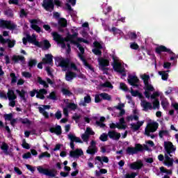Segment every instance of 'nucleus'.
Listing matches in <instances>:
<instances>
[{"instance_id": "47", "label": "nucleus", "mask_w": 178, "mask_h": 178, "mask_svg": "<svg viewBox=\"0 0 178 178\" xmlns=\"http://www.w3.org/2000/svg\"><path fill=\"white\" fill-rule=\"evenodd\" d=\"M131 94L132 97H140V98L143 97V95L138 90H134L133 88L131 89Z\"/></svg>"}, {"instance_id": "52", "label": "nucleus", "mask_w": 178, "mask_h": 178, "mask_svg": "<svg viewBox=\"0 0 178 178\" xmlns=\"http://www.w3.org/2000/svg\"><path fill=\"white\" fill-rule=\"evenodd\" d=\"M160 172L161 173H166V175H172V170L165 168V167L160 168Z\"/></svg>"}, {"instance_id": "33", "label": "nucleus", "mask_w": 178, "mask_h": 178, "mask_svg": "<svg viewBox=\"0 0 178 178\" xmlns=\"http://www.w3.org/2000/svg\"><path fill=\"white\" fill-rule=\"evenodd\" d=\"M72 44H74L75 45H76V48H78L80 51L81 55H84V52H86V50L84 49V47H83V46H81V44L80 43H79V42L76 41V40H72Z\"/></svg>"}, {"instance_id": "56", "label": "nucleus", "mask_w": 178, "mask_h": 178, "mask_svg": "<svg viewBox=\"0 0 178 178\" xmlns=\"http://www.w3.org/2000/svg\"><path fill=\"white\" fill-rule=\"evenodd\" d=\"M93 45L95 47V49H102V44H101L98 41H95L93 42Z\"/></svg>"}, {"instance_id": "54", "label": "nucleus", "mask_w": 178, "mask_h": 178, "mask_svg": "<svg viewBox=\"0 0 178 178\" xmlns=\"http://www.w3.org/2000/svg\"><path fill=\"white\" fill-rule=\"evenodd\" d=\"M81 137L84 143H88V140H90V136L86 134V132L83 134Z\"/></svg>"}, {"instance_id": "44", "label": "nucleus", "mask_w": 178, "mask_h": 178, "mask_svg": "<svg viewBox=\"0 0 178 178\" xmlns=\"http://www.w3.org/2000/svg\"><path fill=\"white\" fill-rule=\"evenodd\" d=\"M37 63L38 61L36 59H31L28 63V66L30 69H31V67H34V66H36Z\"/></svg>"}, {"instance_id": "37", "label": "nucleus", "mask_w": 178, "mask_h": 178, "mask_svg": "<svg viewBox=\"0 0 178 178\" xmlns=\"http://www.w3.org/2000/svg\"><path fill=\"white\" fill-rule=\"evenodd\" d=\"M165 161H168H168L164 162V165H165V166H173V159L170 158L168 154H165Z\"/></svg>"}, {"instance_id": "36", "label": "nucleus", "mask_w": 178, "mask_h": 178, "mask_svg": "<svg viewBox=\"0 0 178 178\" xmlns=\"http://www.w3.org/2000/svg\"><path fill=\"white\" fill-rule=\"evenodd\" d=\"M95 159L96 161H99L102 165H104V163H108V162H109V159L105 156H102V158L101 156H97L95 157Z\"/></svg>"}, {"instance_id": "12", "label": "nucleus", "mask_w": 178, "mask_h": 178, "mask_svg": "<svg viewBox=\"0 0 178 178\" xmlns=\"http://www.w3.org/2000/svg\"><path fill=\"white\" fill-rule=\"evenodd\" d=\"M138 81H140V79H138L136 76L129 75L128 83L130 86H132L133 87H138V85L137 84Z\"/></svg>"}, {"instance_id": "32", "label": "nucleus", "mask_w": 178, "mask_h": 178, "mask_svg": "<svg viewBox=\"0 0 178 178\" xmlns=\"http://www.w3.org/2000/svg\"><path fill=\"white\" fill-rule=\"evenodd\" d=\"M7 98L10 100H15L17 98V96L15 94V91L13 90L9 89L7 92Z\"/></svg>"}, {"instance_id": "64", "label": "nucleus", "mask_w": 178, "mask_h": 178, "mask_svg": "<svg viewBox=\"0 0 178 178\" xmlns=\"http://www.w3.org/2000/svg\"><path fill=\"white\" fill-rule=\"evenodd\" d=\"M159 108V100L158 99H156L153 102V108L156 109Z\"/></svg>"}, {"instance_id": "7", "label": "nucleus", "mask_w": 178, "mask_h": 178, "mask_svg": "<svg viewBox=\"0 0 178 178\" xmlns=\"http://www.w3.org/2000/svg\"><path fill=\"white\" fill-rule=\"evenodd\" d=\"M67 137L68 139L70 140V145L71 149H74V143H79L80 144H83L81 139L74 134H70L67 135Z\"/></svg>"}, {"instance_id": "24", "label": "nucleus", "mask_w": 178, "mask_h": 178, "mask_svg": "<svg viewBox=\"0 0 178 178\" xmlns=\"http://www.w3.org/2000/svg\"><path fill=\"white\" fill-rule=\"evenodd\" d=\"M79 58H80V60L83 62L84 66H86V67L89 70H92L94 71V68L92 67V66H91V65H90L88 62L87 60H86V58H84V56H83V54H78Z\"/></svg>"}, {"instance_id": "16", "label": "nucleus", "mask_w": 178, "mask_h": 178, "mask_svg": "<svg viewBox=\"0 0 178 178\" xmlns=\"http://www.w3.org/2000/svg\"><path fill=\"white\" fill-rule=\"evenodd\" d=\"M51 35L53 37L54 41L59 44L60 42H63L65 41V38L62 37L60 34H58V32H53L51 33Z\"/></svg>"}, {"instance_id": "59", "label": "nucleus", "mask_w": 178, "mask_h": 178, "mask_svg": "<svg viewBox=\"0 0 178 178\" xmlns=\"http://www.w3.org/2000/svg\"><path fill=\"white\" fill-rule=\"evenodd\" d=\"M138 174L137 172H131V174L127 173L125 175V178H136V176H138Z\"/></svg>"}, {"instance_id": "28", "label": "nucleus", "mask_w": 178, "mask_h": 178, "mask_svg": "<svg viewBox=\"0 0 178 178\" xmlns=\"http://www.w3.org/2000/svg\"><path fill=\"white\" fill-rule=\"evenodd\" d=\"M15 91L17 94H18L21 99L24 101V102H27V99L26 98V94H27V92L24 90V89H22V90L17 89Z\"/></svg>"}, {"instance_id": "60", "label": "nucleus", "mask_w": 178, "mask_h": 178, "mask_svg": "<svg viewBox=\"0 0 178 178\" xmlns=\"http://www.w3.org/2000/svg\"><path fill=\"white\" fill-rule=\"evenodd\" d=\"M108 134L104 133L100 136L99 140L103 142L108 141Z\"/></svg>"}, {"instance_id": "29", "label": "nucleus", "mask_w": 178, "mask_h": 178, "mask_svg": "<svg viewBox=\"0 0 178 178\" xmlns=\"http://www.w3.org/2000/svg\"><path fill=\"white\" fill-rule=\"evenodd\" d=\"M83 102L79 103V106H87V104H91V96L87 95L83 98Z\"/></svg>"}, {"instance_id": "63", "label": "nucleus", "mask_w": 178, "mask_h": 178, "mask_svg": "<svg viewBox=\"0 0 178 178\" xmlns=\"http://www.w3.org/2000/svg\"><path fill=\"white\" fill-rule=\"evenodd\" d=\"M22 147L25 149H30V145L26 142V139H24L22 141Z\"/></svg>"}, {"instance_id": "43", "label": "nucleus", "mask_w": 178, "mask_h": 178, "mask_svg": "<svg viewBox=\"0 0 178 178\" xmlns=\"http://www.w3.org/2000/svg\"><path fill=\"white\" fill-rule=\"evenodd\" d=\"M77 35H79V33L77 32H74L73 34H68L67 35V38L68 41H70V42H72V41H74L73 40H74V38H76Z\"/></svg>"}, {"instance_id": "25", "label": "nucleus", "mask_w": 178, "mask_h": 178, "mask_svg": "<svg viewBox=\"0 0 178 178\" xmlns=\"http://www.w3.org/2000/svg\"><path fill=\"white\" fill-rule=\"evenodd\" d=\"M48 94V90L46 89H40L39 91H38V94H36V98H39L40 99H45V96Z\"/></svg>"}, {"instance_id": "27", "label": "nucleus", "mask_w": 178, "mask_h": 178, "mask_svg": "<svg viewBox=\"0 0 178 178\" xmlns=\"http://www.w3.org/2000/svg\"><path fill=\"white\" fill-rule=\"evenodd\" d=\"M141 106L142 108H143V111H145V112H147L148 109H149L150 111L152 110V104H151V102H147L145 100H143L142 102Z\"/></svg>"}, {"instance_id": "57", "label": "nucleus", "mask_w": 178, "mask_h": 178, "mask_svg": "<svg viewBox=\"0 0 178 178\" xmlns=\"http://www.w3.org/2000/svg\"><path fill=\"white\" fill-rule=\"evenodd\" d=\"M92 52H93V54L95 55H97V56H101V55H102V51H101V49H93L92 50Z\"/></svg>"}, {"instance_id": "3", "label": "nucleus", "mask_w": 178, "mask_h": 178, "mask_svg": "<svg viewBox=\"0 0 178 178\" xmlns=\"http://www.w3.org/2000/svg\"><path fill=\"white\" fill-rule=\"evenodd\" d=\"M0 27L7 29L8 30H16V29H17V25L13 23L10 20H1L0 22Z\"/></svg>"}, {"instance_id": "61", "label": "nucleus", "mask_w": 178, "mask_h": 178, "mask_svg": "<svg viewBox=\"0 0 178 178\" xmlns=\"http://www.w3.org/2000/svg\"><path fill=\"white\" fill-rule=\"evenodd\" d=\"M131 129H132L133 131H138V130H140V126L137 124L132 123L131 124Z\"/></svg>"}, {"instance_id": "5", "label": "nucleus", "mask_w": 178, "mask_h": 178, "mask_svg": "<svg viewBox=\"0 0 178 178\" xmlns=\"http://www.w3.org/2000/svg\"><path fill=\"white\" fill-rule=\"evenodd\" d=\"M38 171L39 173L44 175L45 176H49V177H55L56 176V171L55 170H49L48 168L38 166Z\"/></svg>"}, {"instance_id": "14", "label": "nucleus", "mask_w": 178, "mask_h": 178, "mask_svg": "<svg viewBox=\"0 0 178 178\" xmlns=\"http://www.w3.org/2000/svg\"><path fill=\"white\" fill-rule=\"evenodd\" d=\"M108 136L111 140H115V141H119L120 140V133L116 132V131H109L108 132Z\"/></svg>"}, {"instance_id": "40", "label": "nucleus", "mask_w": 178, "mask_h": 178, "mask_svg": "<svg viewBox=\"0 0 178 178\" xmlns=\"http://www.w3.org/2000/svg\"><path fill=\"white\" fill-rule=\"evenodd\" d=\"M38 83H39V84H40L41 86H43L44 88H48V87H49L47 81L42 80V78H41L40 76L38 77Z\"/></svg>"}, {"instance_id": "20", "label": "nucleus", "mask_w": 178, "mask_h": 178, "mask_svg": "<svg viewBox=\"0 0 178 178\" xmlns=\"http://www.w3.org/2000/svg\"><path fill=\"white\" fill-rule=\"evenodd\" d=\"M98 62H99V66L102 67L103 70L108 69L105 67H106V66H109V60L105 59L104 58H100L98 59Z\"/></svg>"}, {"instance_id": "45", "label": "nucleus", "mask_w": 178, "mask_h": 178, "mask_svg": "<svg viewBox=\"0 0 178 178\" xmlns=\"http://www.w3.org/2000/svg\"><path fill=\"white\" fill-rule=\"evenodd\" d=\"M61 92L63 95H66L67 97H71V95H73V92L65 88L61 90Z\"/></svg>"}, {"instance_id": "30", "label": "nucleus", "mask_w": 178, "mask_h": 178, "mask_svg": "<svg viewBox=\"0 0 178 178\" xmlns=\"http://www.w3.org/2000/svg\"><path fill=\"white\" fill-rule=\"evenodd\" d=\"M58 30L60 31V29H65V27H67V20L65 18H60L58 19Z\"/></svg>"}, {"instance_id": "9", "label": "nucleus", "mask_w": 178, "mask_h": 178, "mask_svg": "<svg viewBox=\"0 0 178 178\" xmlns=\"http://www.w3.org/2000/svg\"><path fill=\"white\" fill-rule=\"evenodd\" d=\"M155 52L158 55H161L162 52H166L167 54H173V51H172V49H168L164 45H160L159 47H156L155 48Z\"/></svg>"}, {"instance_id": "41", "label": "nucleus", "mask_w": 178, "mask_h": 178, "mask_svg": "<svg viewBox=\"0 0 178 178\" xmlns=\"http://www.w3.org/2000/svg\"><path fill=\"white\" fill-rule=\"evenodd\" d=\"M40 113H42L45 119H49V113L47 112L42 107H38Z\"/></svg>"}, {"instance_id": "49", "label": "nucleus", "mask_w": 178, "mask_h": 178, "mask_svg": "<svg viewBox=\"0 0 178 178\" xmlns=\"http://www.w3.org/2000/svg\"><path fill=\"white\" fill-rule=\"evenodd\" d=\"M38 158L39 159H42V158H51V154L48 153V152H44L40 154Z\"/></svg>"}, {"instance_id": "19", "label": "nucleus", "mask_w": 178, "mask_h": 178, "mask_svg": "<svg viewBox=\"0 0 178 178\" xmlns=\"http://www.w3.org/2000/svg\"><path fill=\"white\" fill-rule=\"evenodd\" d=\"M40 47L38 48H42L44 51L48 50L49 48H51V43L48 40H44L42 42H39Z\"/></svg>"}, {"instance_id": "55", "label": "nucleus", "mask_w": 178, "mask_h": 178, "mask_svg": "<svg viewBox=\"0 0 178 178\" xmlns=\"http://www.w3.org/2000/svg\"><path fill=\"white\" fill-rule=\"evenodd\" d=\"M85 133L90 137V136H94V134H95V132H94V131H92V129H91V128L90 127H87L86 128V131H85Z\"/></svg>"}, {"instance_id": "6", "label": "nucleus", "mask_w": 178, "mask_h": 178, "mask_svg": "<svg viewBox=\"0 0 178 178\" xmlns=\"http://www.w3.org/2000/svg\"><path fill=\"white\" fill-rule=\"evenodd\" d=\"M56 62H58L60 67L67 69L70 66V58H63V57H56Z\"/></svg>"}, {"instance_id": "17", "label": "nucleus", "mask_w": 178, "mask_h": 178, "mask_svg": "<svg viewBox=\"0 0 178 178\" xmlns=\"http://www.w3.org/2000/svg\"><path fill=\"white\" fill-rule=\"evenodd\" d=\"M42 62L44 65H52L54 63V56L52 54H45V58H42Z\"/></svg>"}, {"instance_id": "34", "label": "nucleus", "mask_w": 178, "mask_h": 178, "mask_svg": "<svg viewBox=\"0 0 178 178\" xmlns=\"http://www.w3.org/2000/svg\"><path fill=\"white\" fill-rule=\"evenodd\" d=\"M1 149L5 155H10L9 152V145L6 144V143L3 142L1 146Z\"/></svg>"}, {"instance_id": "26", "label": "nucleus", "mask_w": 178, "mask_h": 178, "mask_svg": "<svg viewBox=\"0 0 178 178\" xmlns=\"http://www.w3.org/2000/svg\"><path fill=\"white\" fill-rule=\"evenodd\" d=\"M49 131L50 133H55L56 136H60V134H62V127H60V125H57L54 128L51 127Z\"/></svg>"}, {"instance_id": "21", "label": "nucleus", "mask_w": 178, "mask_h": 178, "mask_svg": "<svg viewBox=\"0 0 178 178\" xmlns=\"http://www.w3.org/2000/svg\"><path fill=\"white\" fill-rule=\"evenodd\" d=\"M26 38L28 40V42H30V44H33L35 47H41L40 42L37 41V38L35 36L33 38L31 35L28 34L26 35Z\"/></svg>"}, {"instance_id": "31", "label": "nucleus", "mask_w": 178, "mask_h": 178, "mask_svg": "<svg viewBox=\"0 0 178 178\" xmlns=\"http://www.w3.org/2000/svg\"><path fill=\"white\" fill-rule=\"evenodd\" d=\"M159 126V124L156 122L150 123L149 124V129L150 130V133H155V131L158 130Z\"/></svg>"}, {"instance_id": "15", "label": "nucleus", "mask_w": 178, "mask_h": 178, "mask_svg": "<svg viewBox=\"0 0 178 178\" xmlns=\"http://www.w3.org/2000/svg\"><path fill=\"white\" fill-rule=\"evenodd\" d=\"M81 155H84V152L81 149H76L74 151L70 152V156L72 158H80Z\"/></svg>"}, {"instance_id": "4", "label": "nucleus", "mask_w": 178, "mask_h": 178, "mask_svg": "<svg viewBox=\"0 0 178 178\" xmlns=\"http://www.w3.org/2000/svg\"><path fill=\"white\" fill-rule=\"evenodd\" d=\"M42 7L47 12H54L55 9V4L54 3V0H43Z\"/></svg>"}, {"instance_id": "58", "label": "nucleus", "mask_w": 178, "mask_h": 178, "mask_svg": "<svg viewBox=\"0 0 178 178\" xmlns=\"http://www.w3.org/2000/svg\"><path fill=\"white\" fill-rule=\"evenodd\" d=\"M120 88L122 90V91H125V92L129 91V88H127V85H126V83H121L120 84Z\"/></svg>"}, {"instance_id": "8", "label": "nucleus", "mask_w": 178, "mask_h": 178, "mask_svg": "<svg viewBox=\"0 0 178 178\" xmlns=\"http://www.w3.org/2000/svg\"><path fill=\"white\" fill-rule=\"evenodd\" d=\"M164 149H165V152L169 155L170 156H172V152H175L176 151V148H175V146L173 145V143L172 142H164Z\"/></svg>"}, {"instance_id": "53", "label": "nucleus", "mask_w": 178, "mask_h": 178, "mask_svg": "<svg viewBox=\"0 0 178 178\" xmlns=\"http://www.w3.org/2000/svg\"><path fill=\"white\" fill-rule=\"evenodd\" d=\"M67 108L68 109H72V111H76V109H77V104L74 103H70L67 104Z\"/></svg>"}, {"instance_id": "1", "label": "nucleus", "mask_w": 178, "mask_h": 178, "mask_svg": "<svg viewBox=\"0 0 178 178\" xmlns=\"http://www.w3.org/2000/svg\"><path fill=\"white\" fill-rule=\"evenodd\" d=\"M141 79L143 81L145 87L143 88L145 91H150L154 92L155 91V88L152 85L149 83V75L144 74L143 75H141Z\"/></svg>"}, {"instance_id": "62", "label": "nucleus", "mask_w": 178, "mask_h": 178, "mask_svg": "<svg viewBox=\"0 0 178 178\" xmlns=\"http://www.w3.org/2000/svg\"><path fill=\"white\" fill-rule=\"evenodd\" d=\"M4 119L5 120H8V121L12 120V119H13V114L12 113L5 114Z\"/></svg>"}, {"instance_id": "35", "label": "nucleus", "mask_w": 178, "mask_h": 178, "mask_svg": "<svg viewBox=\"0 0 178 178\" xmlns=\"http://www.w3.org/2000/svg\"><path fill=\"white\" fill-rule=\"evenodd\" d=\"M169 72H170V70H167V71H160L159 72V74L160 76H161V79L162 80H163L164 81H166V80H168V77H169Z\"/></svg>"}, {"instance_id": "11", "label": "nucleus", "mask_w": 178, "mask_h": 178, "mask_svg": "<svg viewBox=\"0 0 178 178\" xmlns=\"http://www.w3.org/2000/svg\"><path fill=\"white\" fill-rule=\"evenodd\" d=\"M0 42L1 44H6V42H8V48H13V47H15V45L16 44V40H10V39L6 40L5 38H3V36H2V35H0Z\"/></svg>"}, {"instance_id": "51", "label": "nucleus", "mask_w": 178, "mask_h": 178, "mask_svg": "<svg viewBox=\"0 0 178 178\" xmlns=\"http://www.w3.org/2000/svg\"><path fill=\"white\" fill-rule=\"evenodd\" d=\"M4 15H6L7 17H13V10H12V9H7L4 11Z\"/></svg>"}, {"instance_id": "2", "label": "nucleus", "mask_w": 178, "mask_h": 178, "mask_svg": "<svg viewBox=\"0 0 178 178\" xmlns=\"http://www.w3.org/2000/svg\"><path fill=\"white\" fill-rule=\"evenodd\" d=\"M143 151H144V147L140 143H136L135 147H128L126 149V152L129 155H134L138 152H143Z\"/></svg>"}, {"instance_id": "38", "label": "nucleus", "mask_w": 178, "mask_h": 178, "mask_svg": "<svg viewBox=\"0 0 178 178\" xmlns=\"http://www.w3.org/2000/svg\"><path fill=\"white\" fill-rule=\"evenodd\" d=\"M99 95L102 99H104V101H112V97L106 92L100 93Z\"/></svg>"}, {"instance_id": "46", "label": "nucleus", "mask_w": 178, "mask_h": 178, "mask_svg": "<svg viewBox=\"0 0 178 178\" xmlns=\"http://www.w3.org/2000/svg\"><path fill=\"white\" fill-rule=\"evenodd\" d=\"M10 77H11V84H15L17 82V76H16V74H15V72L10 73Z\"/></svg>"}, {"instance_id": "18", "label": "nucleus", "mask_w": 178, "mask_h": 178, "mask_svg": "<svg viewBox=\"0 0 178 178\" xmlns=\"http://www.w3.org/2000/svg\"><path fill=\"white\" fill-rule=\"evenodd\" d=\"M113 69H114L115 72H117L118 73H124V67H122V64L115 62L113 64Z\"/></svg>"}, {"instance_id": "10", "label": "nucleus", "mask_w": 178, "mask_h": 178, "mask_svg": "<svg viewBox=\"0 0 178 178\" xmlns=\"http://www.w3.org/2000/svg\"><path fill=\"white\" fill-rule=\"evenodd\" d=\"M11 59L15 64L22 63V65H24L26 63V58L20 55H13Z\"/></svg>"}, {"instance_id": "23", "label": "nucleus", "mask_w": 178, "mask_h": 178, "mask_svg": "<svg viewBox=\"0 0 178 178\" xmlns=\"http://www.w3.org/2000/svg\"><path fill=\"white\" fill-rule=\"evenodd\" d=\"M77 77V74L76 72L69 71L65 73V80L67 81H72L73 79H76Z\"/></svg>"}, {"instance_id": "42", "label": "nucleus", "mask_w": 178, "mask_h": 178, "mask_svg": "<svg viewBox=\"0 0 178 178\" xmlns=\"http://www.w3.org/2000/svg\"><path fill=\"white\" fill-rule=\"evenodd\" d=\"M86 152L87 154H89V155H95V153L98 152V149L89 147L86 150Z\"/></svg>"}, {"instance_id": "13", "label": "nucleus", "mask_w": 178, "mask_h": 178, "mask_svg": "<svg viewBox=\"0 0 178 178\" xmlns=\"http://www.w3.org/2000/svg\"><path fill=\"white\" fill-rule=\"evenodd\" d=\"M144 166V163H143V161L141 160H139L136 162H134L130 164L129 168L130 169H132V170H140Z\"/></svg>"}, {"instance_id": "50", "label": "nucleus", "mask_w": 178, "mask_h": 178, "mask_svg": "<svg viewBox=\"0 0 178 178\" xmlns=\"http://www.w3.org/2000/svg\"><path fill=\"white\" fill-rule=\"evenodd\" d=\"M163 136H169V131L168 130H161L159 132V136L160 138H163Z\"/></svg>"}, {"instance_id": "48", "label": "nucleus", "mask_w": 178, "mask_h": 178, "mask_svg": "<svg viewBox=\"0 0 178 178\" xmlns=\"http://www.w3.org/2000/svg\"><path fill=\"white\" fill-rule=\"evenodd\" d=\"M48 99H53V101H56L58 97H56V93L55 92H51L49 95L47 96Z\"/></svg>"}, {"instance_id": "22", "label": "nucleus", "mask_w": 178, "mask_h": 178, "mask_svg": "<svg viewBox=\"0 0 178 178\" xmlns=\"http://www.w3.org/2000/svg\"><path fill=\"white\" fill-rule=\"evenodd\" d=\"M37 23H38V22L37 21V19H33L31 20V29H33V30H34L35 31H36V33H41V28L40 26H38V25H37Z\"/></svg>"}, {"instance_id": "39", "label": "nucleus", "mask_w": 178, "mask_h": 178, "mask_svg": "<svg viewBox=\"0 0 178 178\" xmlns=\"http://www.w3.org/2000/svg\"><path fill=\"white\" fill-rule=\"evenodd\" d=\"M100 87H102V88H113V85H112V83L110 81H106L104 83H101L100 84Z\"/></svg>"}]
</instances>
